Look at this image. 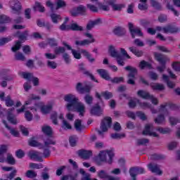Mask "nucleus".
I'll return each mask as SVG.
<instances>
[{"label":"nucleus","instance_id":"49530a36","mask_svg":"<svg viewBox=\"0 0 180 180\" xmlns=\"http://www.w3.org/2000/svg\"><path fill=\"white\" fill-rule=\"evenodd\" d=\"M51 19L53 23L57 24L61 20V15L56 13L51 14Z\"/></svg>","mask_w":180,"mask_h":180},{"label":"nucleus","instance_id":"6e6d98bb","mask_svg":"<svg viewBox=\"0 0 180 180\" xmlns=\"http://www.w3.org/2000/svg\"><path fill=\"white\" fill-rule=\"evenodd\" d=\"M15 36H18V37H19L20 40H26V39L27 38V36H29V31H25L24 32H22L21 34L19 32H17Z\"/></svg>","mask_w":180,"mask_h":180},{"label":"nucleus","instance_id":"c85d7f7f","mask_svg":"<svg viewBox=\"0 0 180 180\" xmlns=\"http://www.w3.org/2000/svg\"><path fill=\"white\" fill-rule=\"evenodd\" d=\"M97 72L99 74V75L101 76L103 79H106V81H110V77L109 76V73L106 70L103 69H98L97 70Z\"/></svg>","mask_w":180,"mask_h":180},{"label":"nucleus","instance_id":"774afa93","mask_svg":"<svg viewBox=\"0 0 180 180\" xmlns=\"http://www.w3.org/2000/svg\"><path fill=\"white\" fill-rule=\"evenodd\" d=\"M6 161L8 164H11V165H15V164L16 162L13 156H12V155H9V154L7 155Z\"/></svg>","mask_w":180,"mask_h":180},{"label":"nucleus","instance_id":"aec40b11","mask_svg":"<svg viewBox=\"0 0 180 180\" xmlns=\"http://www.w3.org/2000/svg\"><path fill=\"white\" fill-rule=\"evenodd\" d=\"M29 157L32 158V160H36L37 161H43V155L40 152H37L36 150H31L28 153Z\"/></svg>","mask_w":180,"mask_h":180},{"label":"nucleus","instance_id":"e433bc0d","mask_svg":"<svg viewBox=\"0 0 180 180\" xmlns=\"http://www.w3.org/2000/svg\"><path fill=\"white\" fill-rule=\"evenodd\" d=\"M41 131L46 136H51V134H53V129L49 125H43L41 127Z\"/></svg>","mask_w":180,"mask_h":180},{"label":"nucleus","instance_id":"a18cd8bd","mask_svg":"<svg viewBox=\"0 0 180 180\" xmlns=\"http://www.w3.org/2000/svg\"><path fill=\"white\" fill-rule=\"evenodd\" d=\"M79 172L82 175L81 180H92V178H91V174L89 173L85 172L84 169H81Z\"/></svg>","mask_w":180,"mask_h":180},{"label":"nucleus","instance_id":"0e129e2a","mask_svg":"<svg viewBox=\"0 0 180 180\" xmlns=\"http://www.w3.org/2000/svg\"><path fill=\"white\" fill-rule=\"evenodd\" d=\"M54 53L56 56H58V54H62L63 53H65V49L63 46L56 47L54 50Z\"/></svg>","mask_w":180,"mask_h":180},{"label":"nucleus","instance_id":"a878e982","mask_svg":"<svg viewBox=\"0 0 180 180\" xmlns=\"http://www.w3.org/2000/svg\"><path fill=\"white\" fill-rule=\"evenodd\" d=\"M96 98H98V99H101L102 96L104 99H110L111 98H113V94L109 91H103L101 94L96 93Z\"/></svg>","mask_w":180,"mask_h":180},{"label":"nucleus","instance_id":"2f4dec72","mask_svg":"<svg viewBox=\"0 0 180 180\" xmlns=\"http://www.w3.org/2000/svg\"><path fill=\"white\" fill-rule=\"evenodd\" d=\"M97 176L102 180H108L109 178V174H108V172L103 169H101L97 172Z\"/></svg>","mask_w":180,"mask_h":180},{"label":"nucleus","instance_id":"72a5a7b5","mask_svg":"<svg viewBox=\"0 0 180 180\" xmlns=\"http://www.w3.org/2000/svg\"><path fill=\"white\" fill-rule=\"evenodd\" d=\"M137 95L139 98H142V99H150V96H151V94L148 91L144 90H139Z\"/></svg>","mask_w":180,"mask_h":180},{"label":"nucleus","instance_id":"4468645a","mask_svg":"<svg viewBox=\"0 0 180 180\" xmlns=\"http://www.w3.org/2000/svg\"><path fill=\"white\" fill-rule=\"evenodd\" d=\"M69 112H77V113H79V116L82 117L85 115V112H86V108L84 103L77 102V103L75 104V109L70 110Z\"/></svg>","mask_w":180,"mask_h":180},{"label":"nucleus","instance_id":"0eeeda50","mask_svg":"<svg viewBox=\"0 0 180 180\" xmlns=\"http://www.w3.org/2000/svg\"><path fill=\"white\" fill-rule=\"evenodd\" d=\"M155 58L160 63V64H162V66L157 68L158 71H159V72H164L165 70V63L169 61V59L158 53H155Z\"/></svg>","mask_w":180,"mask_h":180},{"label":"nucleus","instance_id":"f03ea898","mask_svg":"<svg viewBox=\"0 0 180 180\" xmlns=\"http://www.w3.org/2000/svg\"><path fill=\"white\" fill-rule=\"evenodd\" d=\"M54 105H56V102L49 101L46 105H44L43 101H39L38 103H35L34 106L30 107L29 109L32 110V112H40L42 115H49L51 110H53V108H54Z\"/></svg>","mask_w":180,"mask_h":180},{"label":"nucleus","instance_id":"a19ab883","mask_svg":"<svg viewBox=\"0 0 180 180\" xmlns=\"http://www.w3.org/2000/svg\"><path fill=\"white\" fill-rule=\"evenodd\" d=\"M69 30L82 32V30H84V27L74 22L70 25Z\"/></svg>","mask_w":180,"mask_h":180},{"label":"nucleus","instance_id":"4be33fe9","mask_svg":"<svg viewBox=\"0 0 180 180\" xmlns=\"http://www.w3.org/2000/svg\"><path fill=\"white\" fill-rule=\"evenodd\" d=\"M15 111V108H11L8 110V115H7V120L10 123H12L13 124H16L18 123V120H16V117L13 116V112Z\"/></svg>","mask_w":180,"mask_h":180},{"label":"nucleus","instance_id":"9b49d317","mask_svg":"<svg viewBox=\"0 0 180 180\" xmlns=\"http://www.w3.org/2000/svg\"><path fill=\"white\" fill-rule=\"evenodd\" d=\"M9 6L11 9L12 13L17 15L20 14V11H22V4L18 0H11L9 1Z\"/></svg>","mask_w":180,"mask_h":180},{"label":"nucleus","instance_id":"6e6552de","mask_svg":"<svg viewBox=\"0 0 180 180\" xmlns=\"http://www.w3.org/2000/svg\"><path fill=\"white\" fill-rule=\"evenodd\" d=\"M110 126H112V118L110 117H104L101 122V130H98V134L102 136L103 133L110 129Z\"/></svg>","mask_w":180,"mask_h":180},{"label":"nucleus","instance_id":"6ab92c4d","mask_svg":"<svg viewBox=\"0 0 180 180\" xmlns=\"http://www.w3.org/2000/svg\"><path fill=\"white\" fill-rule=\"evenodd\" d=\"M127 115L128 117H131V119H136V116L141 118V120H146L147 119V117H146V115L141 112H137L136 114L131 111H127Z\"/></svg>","mask_w":180,"mask_h":180},{"label":"nucleus","instance_id":"58836bf2","mask_svg":"<svg viewBox=\"0 0 180 180\" xmlns=\"http://www.w3.org/2000/svg\"><path fill=\"white\" fill-rule=\"evenodd\" d=\"M108 53L111 57H113L114 58H117L120 56V54L116 51V49H115V46H110Z\"/></svg>","mask_w":180,"mask_h":180},{"label":"nucleus","instance_id":"c03bdc74","mask_svg":"<svg viewBox=\"0 0 180 180\" xmlns=\"http://www.w3.org/2000/svg\"><path fill=\"white\" fill-rule=\"evenodd\" d=\"M140 4L138 6L140 11H147L148 6L147 5V0H140Z\"/></svg>","mask_w":180,"mask_h":180},{"label":"nucleus","instance_id":"f3484780","mask_svg":"<svg viewBox=\"0 0 180 180\" xmlns=\"http://www.w3.org/2000/svg\"><path fill=\"white\" fill-rule=\"evenodd\" d=\"M129 174L131 178L134 180H135L136 176H137V175H140L141 174H146V170L143 167H133L130 169Z\"/></svg>","mask_w":180,"mask_h":180},{"label":"nucleus","instance_id":"8fccbe9b","mask_svg":"<svg viewBox=\"0 0 180 180\" xmlns=\"http://www.w3.org/2000/svg\"><path fill=\"white\" fill-rule=\"evenodd\" d=\"M68 20H69L68 17H66L65 18L64 22L59 27V29L60 30H63V31L70 30V25H67V22H68Z\"/></svg>","mask_w":180,"mask_h":180},{"label":"nucleus","instance_id":"f704fd0d","mask_svg":"<svg viewBox=\"0 0 180 180\" xmlns=\"http://www.w3.org/2000/svg\"><path fill=\"white\" fill-rule=\"evenodd\" d=\"M150 87L153 91H164L165 89L164 84L160 83H151Z\"/></svg>","mask_w":180,"mask_h":180},{"label":"nucleus","instance_id":"680f3d73","mask_svg":"<svg viewBox=\"0 0 180 180\" xmlns=\"http://www.w3.org/2000/svg\"><path fill=\"white\" fill-rule=\"evenodd\" d=\"M11 18L6 15H0V23H9Z\"/></svg>","mask_w":180,"mask_h":180},{"label":"nucleus","instance_id":"7c9ffc66","mask_svg":"<svg viewBox=\"0 0 180 180\" xmlns=\"http://www.w3.org/2000/svg\"><path fill=\"white\" fill-rule=\"evenodd\" d=\"M51 146H56V140L53 138H47L44 140L43 147L50 148Z\"/></svg>","mask_w":180,"mask_h":180},{"label":"nucleus","instance_id":"3c124183","mask_svg":"<svg viewBox=\"0 0 180 180\" xmlns=\"http://www.w3.org/2000/svg\"><path fill=\"white\" fill-rule=\"evenodd\" d=\"M124 137H126L124 133H115L111 134V139H113L114 140H120V139H124Z\"/></svg>","mask_w":180,"mask_h":180},{"label":"nucleus","instance_id":"de8ad7c7","mask_svg":"<svg viewBox=\"0 0 180 180\" xmlns=\"http://www.w3.org/2000/svg\"><path fill=\"white\" fill-rule=\"evenodd\" d=\"M162 79L165 81V82H167L169 88H174V86H175V83L169 82V77L168 76L162 75Z\"/></svg>","mask_w":180,"mask_h":180},{"label":"nucleus","instance_id":"09e8293b","mask_svg":"<svg viewBox=\"0 0 180 180\" xmlns=\"http://www.w3.org/2000/svg\"><path fill=\"white\" fill-rule=\"evenodd\" d=\"M4 101H5L6 106H7L8 108H11V106H13L15 105V101L12 100V98H11V96H7Z\"/></svg>","mask_w":180,"mask_h":180},{"label":"nucleus","instance_id":"4d7b16f0","mask_svg":"<svg viewBox=\"0 0 180 180\" xmlns=\"http://www.w3.org/2000/svg\"><path fill=\"white\" fill-rule=\"evenodd\" d=\"M110 0H107L103 5L100 6V9L102 11H110Z\"/></svg>","mask_w":180,"mask_h":180},{"label":"nucleus","instance_id":"5701e85b","mask_svg":"<svg viewBox=\"0 0 180 180\" xmlns=\"http://www.w3.org/2000/svg\"><path fill=\"white\" fill-rule=\"evenodd\" d=\"M110 6L112 8V11H120L124 8V4H119L116 0H110L108 1Z\"/></svg>","mask_w":180,"mask_h":180},{"label":"nucleus","instance_id":"412c9836","mask_svg":"<svg viewBox=\"0 0 180 180\" xmlns=\"http://www.w3.org/2000/svg\"><path fill=\"white\" fill-rule=\"evenodd\" d=\"M63 45L67 47L68 50H71L74 58H76V60H81V58H82V56L81 55L79 51L72 49V48H71V46L67 43H64Z\"/></svg>","mask_w":180,"mask_h":180},{"label":"nucleus","instance_id":"13d9d810","mask_svg":"<svg viewBox=\"0 0 180 180\" xmlns=\"http://www.w3.org/2000/svg\"><path fill=\"white\" fill-rule=\"evenodd\" d=\"M39 150H43V157L44 158H47V157H50V148H46L45 146H43L41 148H39Z\"/></svg>","mask_w":180,"mask_h":180},{"label":"nucleus","instance_id":"dca6fc26","mask_svg":"<svg viewBox=\"0 0 180 180\" xmlns=\"http://www.w3.org/2000/svg\"><path fill=\"white\" fill-rule=\"evenodd\" d=\"M128 26H129V32L131 33V36L132 39H134L136 36H140V37L143 36V32H141V30H140V28L137 27H134L133 24H131V22L128 24Z\"/></svg>","mask_w":180,"mask_h":180},{"label":"nucleus","instance_id":"79ce46f5","mask_svg":"<svg viewBox=\"0 0 180 180\" xmlns=\"http://www.w3.org/2000/svg\"><path fill=\"white\" fill-rule=\"evenodd\" d=\"M139 68H141V70H144L146 68H148V70H151V68H153L151 66V64H150V63L146 60H141L139 63Z\"/></svg>","mask_w":180,"mask_h":180},{"label":"nucleus","instance_id":"4c0bfd02","mask_svg":"<svg viewBox=\"0 0 180 180\" xmlns=\"http://www.w3.org/2000/svg\"><path fill=\"white\" fill-rule=\"evenodd\" d=\"M81 53L84 57H86V58L90 61V63H94L95 61V58H92V55L88 51L82 49Z\"/></svg>","mask_w":180,"mask_h":180},{"label":"nucleus","instance_id":"20e7f679","mask_svg":"<svg viewBox=\"0 0 180 180\" xmlns=\"http://www.w3.org/2000/svg\"><path fill=\"white\" fill-rule=\"evenodd\" d=\"M84 36L89 39H83V40H76L75 41V44L77 46V47H84L85 46H89V44H92V43H95L96 40L94 37V35L89 32H85Z\"/></svg>","mask_w":180,"mask_h":180},{"label":"nucleus","instance_id":"69168bd1","mask_svg":"<svg viewBox=\"0 0 180 180\" xmlns=\"http://www.w3.org/2000/svg\"><path fill=\"white\" fill-rule=\"evenodd\" d=\"M169 122L172 126H175V124L180 122V120L174 117H169Z\"/></svg>","mask_w":180,"mask_h":180},{"label":"nucleus","instance_id":"37998d69","mask_svg":"<svg viewBox=\"0 0 180 180\" xmlns=\"http://www.w3.org/2000/svg\"><path fill=\"white\" fill-rule=\"evenodd\" d=\"M129 50L131 51V53H132L133 54H134V56H136V57H141L143 56V51H140L133 46L129 47Z\"/></svg>","mask_w":180,"mask_h":180},{"label":"nucleus","instance_id":"cd10ccee","mask_svg":"<svg viewBox=\"0 0 180 180\" xmlns=\"http://www.w3.org/2000/svg\"><path fill=\"white\" fill-rule=\"evenodd\" d=\"M75 129L77 131H81L85 129V125H84V122L81 120H76L75 121Z\"/></svg>","mask_w":180,"mask_h":180},{"label":"nucleus","instance_id":"473e14b6","mask_svg":"<svg viewBox=\"0 0 180 180\" xmlns=\"http://www.w3.org/2000/svg\"><path fill=\"white\" fill-rule=\"evenodd\" d=\"M3 123L6 126V129H8L11 134H12V136H14V137H18V136H19V131H18L16 129L11 128L8 126V124H6V121H5V120H3Z\"/></svg>","mask_w":180,"mask_h":180},{"label":"nucleus","instance_id":"b1692460","mask_svg":"<svg viewBox=\"0 0 180 180\" xmlns=\"http://www.w3.org/2000/svg\"><path fill=\"white\" fill-rule=\"evenodd\" d=\"M90 113L94 116H101V115L103 113V109H102V108H101L99 105H96L91 109Z\"/></svg>","mask_w":180,"mask_h":180},{"label":"nucleus","instance_id":"864d4df0","mask_svg":"<svg viewBox=\"0 0 180 180\" xmlns=\"http://www.w3.org/2000/svg\"><path fill=\"white\" fill-rule=\"evenodd\" d=\"M13 38L12 37H3L0 39V46H5L9 41H12Z\"/></svg>","mask_w":180,"mask_h":180},{"label":"nucleus","instance_id":"bf43d9fd","mask_svg":"<svg viewBox=\"0 0 180 180\" xmlns=\"http://www.w3.org/2000/svg\"><path fill=\"white\" fill-rule=\"evenodd\" d=\"M113 33L115 34H117V36H120V34H122V33H126V31L124 30V29L118 27H115L113 30Z\"/></svg>","mask_w":180,"mask_h":180},{"label":"nucleus","instance_id":"f257e3e1","mask_svg":"<svg viewBox=\"0 0 180 180\" xmlns=\"http://www.w3.org/2000/svg\"><path fill=\"white\" fill-rule=\"evenodd\" d=\"M113 157H115L113 151L110 150H101L94 158V161L97 165H102L103 162L110 165L113 162Z\"/></svg>","mask_w":180,"mask_h":180},{"label":"nucleus","instance_id":"338daca9","mask_svg":"<svg viewBox=\"0 0 180 180\" xmlns=\"http://www.w3.org/2000/svg\"><path fill=\"white\" fill-rule=\"evenodd\" d=\"M84 101L86 103H87V105H91L92 102L94 101V98L92 97V96L86 94L84 96Z\"/></svg>","mask_w":180,"mask_h":180},{"label":"nucleus","instance_id":"c756f323","mask_svg":"<svg viewBox=\"0 0 180 180\" xmlns=\"http://www.w3.org/2000/svg\"><path fill=\"white\" fill-rule=\"evenodd\" d=\"M60 119L61 120H64V113L60 112L58 115L57 112H53L51 115V119L53 120V124H57L58 122H57V118Z\"/></svg>","mask_w":180,"mask_h":180},{"label":"nucleus","instance_id":"a211bd4d","mask_svg":"<svg viewBox=\"0 0 180 180\" xmlns=\"http://www.w3.org/2000/svg\"><path fill=\"white\" fill-rule=\"evenodd\" d=\"M149 171L156 174L157 175H162V171L160 169V166L154 163H150L148 165Z\"/></svg>","mask_w":180,"mask_h":180},{"label":"nucleus","instance_id":"603ef678","mask_svg":"<svg viewBox=\"0 0 180 180\" xmlns=\"http://www.w3.org/2000/svg\"><path fill=\"white\" fill-rule=\"evenodd\" d=\"M34 11H38L39 12H44L45 8L39 2H36L34 6H33Z\"/></svg>","mask_w":180,"mask_h":180},{"label":"nucleus","instance_id":"393cba45","mask_svg":"<svg viewBox=\"0 0 180 180\" xmlns=\"http://www.w3.org/2000/svg\"><path fill=\"white\" fill-rule=\"evenodd\" d=\"M101 23H102V20L101 18L90 21L86 25V29L87 30H91L95 26H98V25H101Z\"/></svg>","mask_w":180,"mask_h":180},{"label":"nucleus","instance_id":"f8f14e48","mask_svg":"<svg viewBox=\"0 0 180 180\" xmlns=\"http://www.w3.org/2000/svg\"><path fill=\"white\" fill-rule=\"evenodd\" d=\"M143 134H144V136H150L151 137H158V134L155 132V129H154L153 124H146Z\"/></svg>","mask_w":180,"mask_h":180},{"label":"nucleus","instance_id":"052dcab7","mask_svg":"<svg viewBox=\"0 0 180 180\" xmlns=\"http://www.w3.org/2000/svg\"><path fill=\"white\" fill-rule=\"evenodd\" d=\"M30 146H31L32 147H38V148H41L43 144L37 142V141L35 140H31L29 142Z\"/></svg>","mask_w":180,"mask_h":180},{"label":"nucleus","instance_id":"ddd939ff","mask_svg":"<svg viewBox=\"0 0 180 180\" xmlns=\"http://www.w3.org/2000/svg\"><path fill=\"white\" fill-rule=\"evenodd\" d=\"M70 15L72 16H78L79 15H86V7L80 5L77 7H74L70 10Z\"/></svg>","mask_w":180,"mask_h":180},{"label":"nucleus","instance_id":"423d86ee","mask_svg":"<svg viewBox=\"0 0 180 180\" xmlns=\"http://www.w3.org/2000/svg\"><path fill=\"white\" fill-rule=\"evenodd\" d=\"M41 97L40 96H37L36 94H30L27 99L25 101L24 105L21 107V108L17 110V113H22L25 112L26 109V106H29V105H32L33 103V101H40Z\"/></svg>","mask_w":180,"mask_h":180},{"label":"nucleus","instance_id":"2eb2a0df","mask_svg":"<svg viewBox=\"0 0 180 180\" xmlns=\"http://www.w3.org/2000/svg\"><path fill=\"white\" fill-rule=\"evenodd\" d=\"M20 75H21L25 79L32 81L34 86H39V78L33 77V74L22 72L20 73Z\"/></svg>","mask_w":180,"mask_h":180},{"label":"nucleus","instance_id":"5fc2aeb1","mask_svg":"<svg viewBox=\"0 0 180 180\" xmlns=\"http://www.w3.org/2000/svg\"><path fill=\"white\" fill-rule=\"evenodd\" d=\"M138 104L140 106V108H141L142 109H150V108H151V104H150V103L141 102L139 100V101H138Z\"/></svg>","mask_w":180,"mask_h":180},{"label":"nucleus","instance_id":"ea45409f","mask_svg":"<svg viewBox=\"0 0 180 180\" xmlns=\"http://www.w3.org/2000/svg\"><path fill=\"white\" fill-rule=\"evenodd\" d=\"M165 4L167 8H168L169 11H172V12H173L174 16H179V13L176 10L174 9V6L169 5V4H171V0H165Z\"/></svg>","mask_w":180,"mask_h":180},{"label":"nucleus","instance_id":"bb28decb","mask_svg":"<svg viewBox=\"0 0 180 180\" xmlns=\"http://www.w3.org/2000/svg\"><path fill=\"white\" fill-rule=\"evenodd\" d=\"M79 68L81 71H82L83 74L91 78V79H92V81H95V82H98V80H96L95 79V77L92 74H91V72H89V71L85 70L84 65L80 64L79 66Z\"/></svg>","mask_w":180,"mask_h":180},{"label":"nucleus","instance_id":"c9c22d12","mask_svg":"<svg viewBox=\"0 0 180 180\" xmlns=\"http://www.w3.org/2000/svg\"><path fill=\"white\" fill-rule=\"evenodd\" d=\"M79 155L84 160H88L89 157L92 155V151L91 150H79Z\"/></svg>","mask_w":180,"mask_h":180},{"label":"nucleus","instance_id":"9d476101","mask_svg":"<svg viewBox=\"0 0 180 180\" xmlns=\"http://www.w3.org/2000/svg\"><path fill=\"white\" fill-rule=\"evenodd\" d=\"M124 70L127 71H129V74L128 75V81L127 84H130L131 85H134V79H136V74H137V69L132 66H127L124 68Z\"/></svg>","mask_w":180,"mask_h":180},{"label":"nucleus","instance_id":"1a4fd4ad","mask_svg":"<svg viewBox=\"0 0 180 180\" xmlns=\"http://www.w3.org/2000/svg\"><path fill=\"white\" fill-rule=\"evenodd\" d=\"M157 32H162V33H165V34H172L174 33H178L179 32V28L178 27L167 25L165 27H157Z\"/></svg>","mask_w":180,"mask_h":180},{"label":"nucleus","instance_id":"e2e57ef3","mask_svg":"<svg viewBox=\"0 0 180 180\" xmlns=\"http://www.w3.org/2000/svg\"><path fill=\"white\" fill-rule=\"evenodd\" d=\"M75 89L79 92V94H84V86L82 85V83H77L75 86Z\"/></svg>","mask_w":180,"mask_h":180},{"label":"nucleus","instance_id":"7ed1b4c3","mask_svg":"<svg viewBox=\"0 0 180 180\" xmlns=\"http://www.w3.org/2000/svg\"><path fill=\"white\" fill-rule=\"evenodd\" d=\"M63 100L67 102L65 108L69 112L75 109V104L78 102V98L74 94H68L64 96Z\"/></svg>","mask_w":180,"mask_h":180},{"label":"nucleus","instance_id":"39448f33","mask_svg":"<svg viewBox=\"0 0 180 180\" xmlns=\"http://www.w3.org/2000/svg\"><path fill=\"white\" fill-rule=\"evenodd\" d=\"M159 112L161 113V115H159L158 117L155 119V122L158 123V124H161V123H164V122H165V117L164 116L169 115L168 106L167 105H160Z\"/></svg>","mask_w":180,"mask_h":180}]
</instances>
